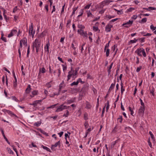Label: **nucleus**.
I'll use <instances>...</instances> for the list:
<instances>
[{
  "label": "nucleus",
  "instance_id": "nucleus-1",
  "mask_svg": "<svg viewBox=\"0 0 156 156\" xmlns=\"http://www.w3.org/2000/svg\"><path fill=\"white\" fill-rule=\"evenodd\" d=\"M41 46V42L39 40L36 39L33 42L32 47L33 50H34V47L36 48V52H38L39 51Z\"/></svg>",
  "mask_w": 156,
  "mask_h": 156
},
{
  "label": "nucleus",
  "instance_id": "nucleus-2",
  "mask_svg": "<svg viewBox=\"0 0 156 156\" xmlns=\"http://www.w3.org/2000/svg\"><path fill=\"white\" fill-rule=\"evenodd\" d=\"M69 106H68L66 105H65L64 104H62L59 106L57 109L55 111L56 112H58L62 111L63 110L66 109H68Z\"/></svg>",
  "mask_w": 156,
  "mask_h": 156
},
{
  "label": "nucleus",
  "instance_id": "nucleus-3",
  "mask_svg": "<svg viewBox=\"0 0 156 156\" xmlns=\"http://www.w3.org/2000/svg\"><path fill=\"white\" fill-rule=\"evenodd\" d=\"M29 34L30 35H32V37H34L35 34V31H33V26L32 23H31V25L29 27Z\"/></svg>",
  "mask_w": 156,
  "mask_h": 156
},
{
  "label": "nucleus",
  "instance_id": "nucleus-4",
  "mask_svg": "<svg viewBox=\"0 0 156 156\" xmlns=\"http://www.w3.org/2000/svg\"><path fill=\"white\" fill-rule=\"evenodd\" d=\"M61 143L60 141L57 142L55 144L52 145L51 147V150H55V147H57L58 146L59 147L60 146Z\"/></svg>",
  "mask_w": 156,
  "mask_h": 156
},
{
  "label": "nucleus",
  "instance_id": "nucleus-5",
  "mask_svg": "<svg viewBox=\"0 0 156 156\" xmlns=\"http://www.w3.org/2000/svg\"><path fill=\"white\" fill-rule=\"evenodd\" d=\"M112 27V26L111 24H109L107 25L105 27V31L107 32H110L111 29Z\"/></svg>",
  "mask_w": 156,
  "mask_h": 156
},
{
  "label": "nucleus",
  "instance_id": "nucleus-6",
  "mask_svg": "<svg viewBox=\"0 0 156 156\" xmlns=\"http://www.w3.org/2000/svg\"><path fill=\"white\" fill-rule=\"evenodd\" d=\"M17 32V31L16 30H12L10 32V34L8 35V37H12L14 34L16 33Z\"/></svg>",
  "mask_w": 156,
  "mask_h": 156
},
{
  "label": "nucleus",
  "instance_id": "nucleus-7",
  "mask_svg": "<svg viewBox=\"0 0 156 156\" xmlns=\"http://www.w3.org/2000/svg\"><path fill=\"white\" fill-rule=\"evenodd\" d=\"M143 48H138L135 51V53H136L139 56H142V55L141 54V53H142V49Z\"/></svg>",
  "mask_w": 156,
  "mask_h": 156
},
{
  "label": "nucleus",
  "instance_id": "nucleus-8",
  "mask_svg": "<svg viewBox=\"0 0 156 156\" xmlns=\"http://www.w3.org/2000/svg\"><path fill=\"white\" fill-rule=\"evenodd\" d=\"M80 35H82L83 37H87V34L86 32H84L83 30L81 29L80 30Z\"/></svg>",
  "mask_w": 156,
  "mask_h": 156
},
{
  "label": "nucleus",
  "instance_id": "nucleus-9",
  "mask_svg": "<svg viewBox=\"0 0 156 156\" xmlns=\"http://www.w3.org/2000/svg\"><path fill=\"white\" fill-rule=\"evenodd\" d=\"M120 128V126H116L115 127L113 130L112 131V132L113 133H115L117 132H120V131H119V129Z\"/></svg>",
  "mask_w": 156,
  "mask_h": 156
},
{
  "label": "nucleus",
  "instance_id": "nucleus-10",
  "mask_svg": "<svg viewBox=\"0 0 156 156\" xmlns=\"http://www.w3.org/2000/svg\"><path fill=\"white\" fill-rule=\"evenodd\" d=\"M22 41H20V46L19 48V49H18V53L19 54V57L21 58V52H20V49L22 48Z\"/></svg>",
  "mask_w": 156,
  "mask_h": 156
},
{
  "label": "nucleus",
  "instance_id": "nucleus-11",
  "mask_svg": "<svg viewBox=\"0 0 156 156\" xmlns=\"http://www.w3.org/2000/svg\"><path fill=\"white\" fill-rule=\"evenodd\" d=\"M1 132H2V136H3L4 139L6 141L8 144H10V143L9 141H8V139L7 138L5 137V134L4 133V132L2 129H1Z\"/></svg>",
  "mask_w": 156,
  "mask_h": 156
},
{
  "label": "nucleus",
  "instance_id": "nucleus-12",
  "mask_svg": "<svg viewBox=\"0 0 156 156\" xmlns=\"http://www.w3.org/2000/svg\"><path fill=\"white\" fill-rule=\"evenodd\" d=\"M50 46V44L49 42L48 41V43H47L46 45L44 47V49L45 51H47L48 52V53H49V47Z\"/></svg>",
  "mask_w": 156,
  "mask_h": 156
},
{
  "label": "nucleus",
  "instance_id": "nucleus-13",
  "mask_svg": "<svg viewBox=\"0 0 156 156\" xmlns=\"http://www.w3.org/2000/svg\"><path fill=\"white\" fill-rule=\"evenodd\" d=\"M41 101L40 100L35 101L32 103L30 104V105H33L34 107H35L37 105L38 103Z\"/></svg>",
  "mask_w": 156,
  "mask_h": 156
},
{
  "label": "nucleus",
  "instance_id": "nucleus-14",
  "mask_svg": "<svg viewBox=\"0 0 156 156\" xmlns=\"http://www.w3.org/2000/svg\"><path fill=\"white\" fill-rule=\"evenodd\" d=\"M73 73H72V72H68V74L67 76V81H68L71 78L72 76H73Z\"/></svg>",
  "mask_w": 156,
  "mask_h": 156
},
{
  "label": "nucleus",
  "instance_id": "nucleus-15",
  "mask_svg": "<svg viewBox=\"0 0 156 156\" xmlns=\"http://www.w3.org/2000/svg\"><path fill=\"white\" fill-rule=\"evenodd\" d=\"M145 110L144 107L141 106L139 110V113H143L144 112Z\"/></svg>",
  "mask_w": 156,
  "mask_h": 156
},
{
  "label": "nucleus",
  "instance_id": "nucleus-16",
  "mask_svg": "<svg viewBox=\"0 0 156 156\" xmlns=\"http://www.w3.org/2000/svg\"><path fill=\"white\" fill-rule=\"evenodd\" d=\"M31 90V86L30 85H28L27 86V88L26 90V92L27 93H29L30 92Z\"/></svg>",
  "mask_w": 156,
  "mask_h": 156
},
{
  "label": "nucleus",
  "instance_id": "nucleus-17",
  "mask_svg": "<svg viewBox=\"0 0 156 156\" xmlns=\"http://www.w3.org/2000/svg\"><path fill=\"white\" fill-rule=\"evenodd\" d=\"M86 13L87 15V16L88 17L90 16L92 17H93L94 16L92 14V13L90 12V10H87L86 11Z\"/></svg>",
  "mask_w": 156,
  "mask_h": 156
},
{
  "label": "nucleus",
  "instance_id": "nucleus-18",
  "mask_svg": "<svg viewBox=\"0 0 156 156\" xmlns=\"http://www.w3.org/2000/svg\"><path fill=\"white\" fill-rule=\"evenodd\" d=\"M62 86L61 85V84H60L59 86V88L58 90V93H54V96L55 95H57L59 94V92H60V91L61 90L62 88Z\"/></svg>",
  "mask_w": 156,
  "mask_h": 156
},
{
  "label": "nucleus",
  "instance_id": "nucleus-19",
  "mask_svg": "<svg viewBox=\"0 0 156 156\" xmlns=\"http://www.w3.org/2000/svg\"><path fill=\"white\" fill-rule=\"evenodd\" d=\"M6 111L7 112L9 115H11V116H14L15 117H17L16 115L15 114H14L11 111H9V110Z\"/></svg>",
  "mask_w": 156,
  "mask_h": 156
},
{
  "label": "nucleus",
  "instance_id": "nucleus-20",
  "mask_svg": "<svg viewBox=\"0 0 156 156\" xmlns=\"http://www.w3.org/2000/svg\"><path fill=\"white\" fill-rule=\"evenodd\" d=\"M113 65V63L112 62L111 64V65H110V66H109V67H108V69L107 71H108V75H109L110 74V72H111V68H112V66Z\"/></svg>",
  "mask_w": 156,
  "mask_h": 156
},
{
  "label": "nucleus",
  "instance_id": "nucleus-21",
  "mask_svg": "<svg viewBox=\"0 0 156 156\" xmlns=\"http://www.w3.org/2000/svg\"><path fill=\"white\" fill-rule=\"evenodd\" d=\"M41 121H38V122H35L34 124V126H36L37 127H38L41 125Z\"/></svg>",
  "mask_w": 156,
  "mask_h": 156
},
{
  "label": "nucleus",
  "instance_id": "nucleus-22",
  "mask_svg": "<svg viewBox=\"0 0 156 156\" xmlns=\"http://www.w3.org/2000/svg\"><path fill=\"white\" fill-rule=\"evenodd\" d=\"M91 107V105H90V103L87 101L86 102V108L87 109H90Z\"/></svg>",
  "mask_w": 156,
  "mask_h": 156
},
{
  "label": "nucleus",
  "instance_id": "nucleus-23",
  "mask_svg": "<svg viewBox=\"0 0 156 156\" xmlns=\"http://www.w3.org/2000/svg\"><path fill=\"white\" fill-rule=\"evenodd\" d=\"M133 21L131 20H129L128 22L126 23H123L122 26H123L125 25H127L128 24H130V25L133 23Z\"/></svg>",
  "mask_w": 156,
  "mask_h": 156
},
{
  "label": "nucleus",
  "instance_id": "nucleus-24",
  "mask_svg": "<svg viewBox=\"0 0 156 156\" xmlns=\"http://www.w3.org/2000/svg\"><path fill=\"white\" fill-rule=\"evenodd\" d=\"M115 82L114 83H112L111 84L109 89V91L112 90L114 88L115 85Z\"/></svg>",
  "mask_w": 156,
  "mask_h": 156
},
{
  "label": "nucleus",
  "instance_id": "nucleus-25",
  "mask_svg": "<svg viewBox=\"0 0 156 156\" xmlns=\"http://www.w3.org/2000/svg\"><path fill=\"white\" fill-rule=\"evenodd\" d=\"M121 94H122L123 92V91H125V89L123 88V83L122 82L121 83Z\"/></svg>",
  "mask_w": 156,
  "mask_h": 156
},
{
  "label": "nucleus",
  "instance_id": "nucleus-26",
  "mask_svg": "<svg viewBox=\"0 0 156 156\" xmlns=\"http://www.w3.org/2000/svg\"><path fill=\"white\" fill-rule=\"evenodd\" d=\"M147 19L146 18H144L142 19V20L140 21V23H144L146 22Z\"/></svg>",
  "mask_w": 156,
  "mask_h": 156
},
{
  "label": "nucleus",
  "instance_id": "nucleus-27",
  "mask_svg": "<svg viewBox=\"0 0 156 156\" xmlns=\"http://www.w3.org/2000/svg\"><path fill=\"white\" fill-rule=\"evenodd\" d=\"M42 147L44 149L46 150L47 151L49 152H51L49 148H48L47 147L44 146L42 145Z\"/></svg>",
  "mask_w": 156,
  "mask_h": 156
},
{
  "label": "nucleus",
  "instance_id": "nucleus-28",
  "mask_svg": "<svg viewBox=\"0 0 156 156\" xmlns=\"http://www.w3.org/2000/svg\"><path fill=\"white\" fill-rule=\"evenodd\" d=\"M37 90H34L32 92L33 96L31 95L32 97H33L34 95H36L37 94Z\"/></svg>",
  "mask_w": 156,
  "mask_h": 156
},
{
  "label": "nucleus",
  "instance_id": "nucleus-29",
  "mask_svg": "<svg viewBox=\"0 0 156 156\" xmlns=\"http://www.w3.org/2000/svg\"><path fill=\"white\" fill-rule=\"evenodd\" d=\"M78 84V81H77L76 82H74L70 84V85L71 86H73L74 85H77Z\"/></svg>",
  "mask_w": 156,
  "mask_h": 156
},
{
  "label": "nucleus",
  "instance_id": "nucleus-30",
  "mask_svg": "<svg viewBox=\"0 0 156 156\" xmlns=\"http://www.w3.org/2000/svg\"><path fill=\"white\" fill-rule=\"evenodd\" d=\"M75 101V98H72L70 100H68V102L69 104H71L74 102Z\"/></svg>",
  "mask_w": 156,
  "mask_h": 156
},
{
  "label": "nucleus",
  "instance_id": "nucleus-31",
  "mask_svg": "<svg viewBox=\"0 0 156 156\" xmlns=\"http://www.w3.org/2000/svg\"><path fill=\"white\" fill-rule=\"evenodd\" d=\"M138 41V39H136L135 38L134 39V40H131L129 41V43H133L136 42Z\"/></svg>",
  "mask_w": 156,
  "mask_h": 156
},
{
  "label": "nucleus",
  "instance_id": "nucleus-32",
  "mask_svg": "<svg viewBox=\"0 0 156 156\" xmlns=\"http://www.w3.org/2000/svg\"><path fill=\"white\" fill-rule=\"evenodd\" d=\"M40 131L41 133L46 135V136H48V134L47 133L45 132L44 131L41 129H40Z\"/></svg>",
  "mask_w": 156,
  "mask_h": 156
},
{
  "label": "nucleus",
  "instance_id": "nucleus-33",
  "mask_svg": "<svg viewBox=\"0 0 156 156\" xmlns=\"http://www.w3.org/2000/svg\"><path fill=\"white\" fill-rule=\"evenodd\" d=\"M7 150H8V152L10 154H13V152L12 150L9 148H7Z\"/></svg>",
  "mask_w": 156,
  "mask_h": 156
},
{
  "label": "nucleus",
  "instance_id": "nucleus-34",
  "mask_svg": "<svg viewBox=\"0 0 156 156\" xmlns=\"http://www.w3.org/2000/svg\"><path fill=\"white\" fill-rule=\"evenodd\" d=\"M78 27L80 28V30H82L85 28V27L81 24H78Z\"/></svg>",
  "mask_w": 156,
  "mask_h": 156
},
{
  "label": "nucleus",
  "instance_id": "nucleus-35",
  "mask_svg": "<svg viewBox=\"0 0 156 156\" xmlns=\"http://www.w3.org/2000/svg\"><path fill=\"white\" fill-rule=\"evenodd\" d=\"M112 1H110L109 0H107L104 1L103 3L107 4H109L110 2H112Z\"/></svg>",
  "mask_w": 156,
  "mask_h": 156
},
{
  "label": "nucleus",
  "instance_id": "nucleus-36",
  "mask_svg": "<svg viewBox=\"0 0 156 156\" xmlns=\"http://www.w3.org/2000/svg\"><path fill=\"white\" fill-rule=\"evenodd\" d=\"M45 69L44 67L40 69V72H41L42 73H44L45 72Z\"/></svg>",
  "mask_w": 156,
  "mask_h": 156
},
{
  "label": "nucleus",
  "instance_id": "nucleus-37",
  "mask_svg": "<svg viewBox=\"0 0 156 156\" xmlns=\"http://www.w3.org/2000/svg\"><path fill=\"white\" fill-rule=\"evenodd\" d=\"M12 74L14 76V78L15 79V82H17V78H16V77L15 75V72L13 70L12 71Z\"/></svg>",
  "mask_w": 156,
  "mask_h": 156
},
{
  "label": "nucleus",
  "instance_id": "nucleus-38",
  "mask_svg": "<svg viewBox=\"0 0 156 156\" xmlns=\"http://www.w3.org/2000/svg\"><path fill=\"white\" fill-rule=\"evenodd\" d=\"M145 37H142L141 38H140L138 39L139 40L140 42H144V39H145Z\"/></svg>",
  "mask_w": 156,
  "mask_h": 156
},
{
  "label": "nucleus",
  "instance_id": "nucleus-39",
  "mask_svg": "<svg viewBox=\"0 0 156 156\" xmlns=\"http://www.w3.org/2000/svg\"><path fill=\"white\" fill-rule=\"evenodd\" d=\"M110 49L108 48L106 50V56L107 57H108L109 55Z\"/></svg>",
  "mask_w": 156,
  "mask_h": 156
},
{
  "label": "nucleus",
  "instance_id": "nucleus-40",
  "mask_svg": "<svg viewBox=\"0 0 156 156\" xmlns=\"http://www.w3.org/2000/svg\"><path fill=\"white\" fill-rule=\"evenodd\" d=\"M142 51V53L143 55V56L144 57H145L146 56V53L145 51V50H144V49L143 48V49H142V51Z\"/></svg>",
  "mask_w": 156,
  "mask_h": 156
},
{
  "label": "nucleus",
  "instance_id": "nucleus-41",
  "mask_svg": "<svg viewBox=\"0 0 156 156\" xmlns=\"http://www.w3.org/2000/svg\"><path fill=\"white\" fill-rule=\"evenodd\" d=\"M83 9H81L80 12V14L78 16V17H79L81 16L83 14Z\"/></svg>",
  "mask_w": 156,
  "mask_h": 156
},
{
  "label": "nucleus",
  "instance_id": "nucleus-42",
  "mask_svg": "<svg viewBox=\"0 0 156 156\" xmlns=\"http://www.w3.org/2000/svg\"><path fill=\"white\" fill-rule=\"evenodd\" d=\"M69 115V112L68 110H66V114H64L63 115V117H67Z\"/></svg>",
  "mask_w": 156,
  "mask_h": 156
},
{
  "label": "nucleus",
  "instance_id": "nucleus-43",
  "mask_svg": "<svg viewBox=\"0 0 156 156\" xmlns=\"http://www.w3.org/2000/svg\"><path fill=\"white\" fill-rule=\"evenodd\" d=\"M91 3H90V4H89L87 5L86 6H85L84 8V9H89L90 8V6H91Z\"/></svg>",
  "mask_w": 156,
  "mask_h": 156
},
{
  "label": "nucleus",
  "instance_id": "nucleus-44",
  "mask_svg": "<svg viewBox=\"0 0 156 156\" xmlns=\"http://www.w3.org/2000/svg\"><path fill=\"white\" fill-rule=\"evenodd\" d=\"M58 104H55L54 105H51L50 107H48L47 108V109L48 108H54L55 106H56Z\"/></svg>",
  "mask_w": 156,
  "mask_h": 156
},
{
  "label": "nucleus",
  "instance_id": "nucleus-45",
  "mask_svg": "<svg viewBox=\"0 0 156 156\" xmlns=\"http://www.w3.org/2000/svg\"><path fill=\"white\" fill-rule=\"evenodd\" d=\"M109 108V101H108L107 102L106 110L107 111Z\"/></svg>",
  "mask_w": 156,
  "mask_h": 156
},
{
  "label": "nucleus",
  "instance_id": "nucleus-46",
  "mask_svg": "<svg viewBox=\"0 0 156 156\" xmlns=\"http://www.w3.org/2000/svg\"><path fill=\"white\" fill-rule=\"evenodd\" d=\"M149 133L150 135L151 138L153 140L154 139V136L153 134L152 133L151 131H150L149 132Z\"/></svg>",
  "mask_w": 156,
  "mask_h": 156
},
{
  "label": "nucleus",
  "instance_id": "nucleus-47",
  "mask_svg": "<svg viewBox=\"0 0 156 156\" xmlns=\"http://www.w3.org/2000/svg\"><path fill=\"white\" fill-rule=\"evenodd\" d=\"M110 42V41H109L108 42L107 44L105 46V50L107 48H108L109 46V43Z\"/></svg>",
  "mask_w": 156,
  "mask_h": 156
},
{
  "label": "nucleus",
  "instance_id": "nucleus-48",
  "mask_svg": "<svg viewBox=\"0 0 156 156\" xmlns=\"http://www.w3.org/2000/svg\"><path fill=\"white\" fill-rule=\"evenodd\" d=\"M29 53H30V46H28V48H27V57H28Z\"/></svg>",
  "mask_w": 156,
  "mask_h": 156
},
{
  "label": "nucleus",
  "instance_id": "nucleus-49",
  "mask_svg": "<svg viewBox=\"0 0 156 156\" xmlns=\"http://www.w3.org/2000/svg\"><path fill=\"white\" fill-rule=\"evenodd\" d=\"M118 120H119V122L121 123L122 121V115L119 116V118L118 119Z\"/></svg>",
  "mask_w": 156,
  "mask_h": 156
},
{
  "label": "nucleus",
  "instance_id": "nucleus-50",
  "mask_svg": "<svg viewBox=\"0 0 156 156\" xmlns=\"http://www.w3.org/2000/svg\"><path fill=\"white\" fill-rule=\"evenodd\" d=\"M78 70H75L74 71V72L73 73V76H75L77 74V71H78Z\"/></svg>",
  "mask_w": 156,
  "mask_h": 156
},
{
  "label": "nucleus",
  "instance_id": "nucleus-51",
  "mask_svg": "<svg viewBox=\"0 0 156 156\" xmlns=\"http://www.w3.org/2000/svg\"><path fill=\"white\" fill-rule=\"evenodd\" d=\"M140 104L143 107H144V102H143L142 100L140 98Z\"/></svg>",
  "mask_w": 156,
  "mask_h": 156
},
{
  "label": "nucleus",
  "instance_id": "nucleus-52",
  "mask_svg": "<svg viewBox=\"0 0 156 156\" xmlns=\"http://www.w3.org/2000/svg\"><path fill=\"white\" fill-rule=\"evenodd\" d=\"M77 8L78 7H77L76 8L75 7V8H73V11L72 14V15L75 14V12L77 10Z\"/></svg>",
  "mask_w": 156,
  "mask_h": 156
},
{
  "label": "nucleus",
  "instance_id": "nucleus-53",
  "mask_svg": "<svg viewBox=\"0 0 156 156\" xmlns=\"http://www.w3.org/2000/svg\"><path fill=\"white\" fill-rule=\"evenodd\" d=\"M141 68H142V67L141 66H140L139 67H137V69L136 70V71L137 72H139L140 71V69H141Z\"/></svg>",
  "mask_w": 156,
  "mask_h": 156
},
{
  "label": "nucleus",
  "instance_id": "nucleus-54",
  "mask_svg": "<svg viewBox=\"0 0 156 156\" xmlns=\"http://www.w3.org/2000/svg\"><path fill=\"white\" fill-rule=\"evenodd\" d=\"M98 29V28L97 27H93V30L95 31H97Z\"/></svg>",
  "mask_w": 156,
  "mask_h": 156
},
{
  "label": "nucleus",
  "instance_id": "nucleus-55",
  "mask_svg": "<svg viewBox=\"0 0 156 156\" xmlns=\"http://www.w3.org/2000/svg\"><path fill=\"white\" fill-rule=\"evenodd\" d=\"M84 126L85 127L87 128L88 127V122H86L84 124Z\"/></svg>",
  "mask_w": 156,
  "mask_h": 156
},
{
  "label": "nucleus",
  "instance_id": "nucleus-56",
  "mask_svg": "<svg viewBox=\"0 0 156 156\" xmlns=\"http://www.w3.org/2000/svg\"><path fill=\"white\" fill-rule=\"evenodd\" d=\"M49 69L50 73H52L53 70L51 69V67L50 66H49Z\"/></svg>",
  "mask_w": 156,
  "mask_h": 156
},
{
  "label": "nucleus",
  "instance_id": "nucleus-57",
  "mask_svg": "<svg viewBox=\"0 0 156 156\" xmlns=\"http://www.w3.org/2000/svg\"><path fill=\"white\" fill-rule=\"evenodd\" d=\"M4 18L5 19L6 21L7 22L8 20H9V18L7 17L5 15H3Z\"/></svg>",
  "mask_w": 156,
  "mask_h": 156
},
{
  "label": "nucleus",
  "instance_id": "nucleus-58",
  "mask_svg": "<svg viewBox=\"0 0 156 156\" xmlns=\"http://www.w3.org/2000/svg\"><path fill=\"white\" fill-rule=\"evenodd\" d=\"M12 98L13 100H14L16 101H18V100L15 96H12Z\"/></svg>",
  "mask_w": 156,
  "mask_h": 156
},
{
  "label": "nucleus",
  "instance_id": "nucleus-59",
  "mask_svg": "<svg viewBox=\"0 0 156 156\" xmlns=\"http://www.w3.org/2000/svg\"><path fill=\"white\" fill-rule=\"evenodd\" d=\"M1 39L4 41L5 42H6L5 37H3V35H2Z\"/></svg>",
  "mask_w": 156,
  "mask_h": 156
},
{
  "label": "nucleus",
  "instance_id": "nucleus-60",
  "mask_svg": "<svg viewBox=\"0 0 156 156\" xmlns=\"http://www.w3.org/2000/svg\"><path fill=\"white\" fill-rule=\"evenodd\" d=\"M12 147H13V148L14 151L16 152V154H17L18 152L16 150V149L15 147L14 146H12Z\"/></svg>",
  "mask_w": 156,
  "mask_h": 156
},
{
  "label": "nucleus",
  "instance_id": "nucleus-61",
  "mask_svg": "<svg viewBox=\"0 0 156 156\" xmlns=\"http://www.w3.org/2000/svg\"><path fill=\"white\" fill-rule=\"evenodd\" d=\"M134 8L131 7L128 9H127V11L129 12H131L132 11L134 10Z\"/></svg>",
  "mask_w": 156,
  "mask_h": 156
},
{
  "label": "nucleus",
  "instance_id": "nucleus-62",
  "mask_svg": "<svg viewBox=\"0 0 156 156\" xmlns=\"http://www.w3.org/2000/svg\"><path fill=\"white\" fill-rule=\"evenodd\" d=\"M62 66L63 67V71H64L65 70H66L67 69V67L66 66H65V65H62Z\"/></svg>",
  "mask_w": 156,
  "mask_h": 156
},
{
  "label": "nucleus",
  "instance_id": "nucleus-63",
  "mask_svg": "<svg viewBox=\"0 0 156 156\" xmlns=\"http://www.w3.org/2000/svg\"><path fill=\"white\" fill-rule=\"evenodd\" d=\"M63 133H64L63 132L61 131L60 133H58V135H59V136L60 137H61L62 136V135L63 134Z\"/></svg>",
  "mask_w": 156,
  "mask_h": 156
},
{
  "label": "nucleus",
  "instance_id": "nucleus-64",
  "mask_svg": "<svg viewBox=\"0 0 156 156\" xmlns=\"http://www.w3.org/2000/svg\"><path fill=\"white\" fill-rule=\"evenodd\" d=\"M150 28L151 30H155V29L154 28V26L152 24L150 26Z\"/></svg>",
  "mask_w": 156,
  "mask_h": 156
}]
</instances>
